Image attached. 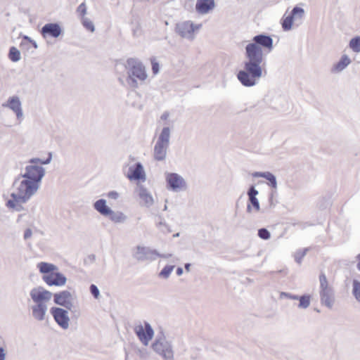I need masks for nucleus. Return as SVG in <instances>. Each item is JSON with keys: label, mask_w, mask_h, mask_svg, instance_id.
I'll use <instances>...</instances> for the list:
<instances>
[{"label": "nucleus", "mask_w": 360, "mask_h": 360, "mask_svg": "<svg viewBox=\"0 0 360 360\" xmlns=\"http://www.w3.org/2000/svg\"><path fill=\"white\" fill-rule=\"evenodd\" d=\"M319 281L321 284V292L328 291L332 290L328 285V283L325 274H322L320 275Z\"/></svg>", "instance_id": "obj_31"}, {"label": "nucleus", "mask_w": 360, "mask_h": 360, "mask_svg": "<svg viewBox=\"0 0 360 360\" xmlns=\"http://www.w3.org/2000/svg\"><path fill=\"white\" fill-rule=\"evenodd\" d=\"M30 296L34 304H46L51 300L53 293L41 286H37L31 289Z\"/></svg>", "instance_id": "obj_7"}, {"label": "nucleus", "mask_w": 360, "mask_h": 360, "mask_svg": "<svg viewBox=\"0 0 360 360\" xmlns=\"http://www.w3.org/2000/svg\"><path fill=\"white\" fill-rule=\"evenodd\" d=\"M115 72L121 85L135 87V58H122L115 61Z\"/></svg>", "instance_id": "obj_3"}, {"label": "nucleus", "mask_w": 360, "mask_h": 360, "mask_svg": "<svg viewBox=\"0 0 360 360\" xmlns=\"http://www.w3.org/2000/svg\"><path fill=\"white\" fill-rule=\"evenodd\" d=\"M258 236L264 240H267L270 238V233L266 229H260L258 231Z\"/></svg>", "instance_id": "obj_40"}, {"label": "nucleus", "mask_w": 360, "mask_h": 360, "mask_svg": "<svg viewBox=\"0 0 360 360\" xmlns=\"http://www.w3.org/2000/svg\"><path fill=\"white\" fill-rule=\"evenodd\" d=\"M247 209L248 212H251V205H248Z\"/></svg>", "instance_id": "obj_52"}, {"label": "nucleus", "mask_w": 360, "mask_h": 360, "mask_svg": "<svg viewBox=\"0 0 360 360\" xmlns=\"http://www.w3.org/2000/svg\"><path fill=\"white\" fill-rule=\"evenodd\" d=\"M48 306L46 303L34 304L31 307L32 316L34 319L42 321L46 319Z\"/></svg>", "instance_id": "obj_14"}, {"label": "nucleus", "mask_w": 360, "mask_h": 360, "mask_svg": "<svg viewBox=\"0 0 360 360\" xmlns=\"http://www.w3.org/2000/svg\"><path fill=\"white\" fill-rule=\"evenodd\" d=\"M184 26L186 27H191V25H189L188 23H186V24H184Z\"/></svg>", "instance_id": "obj_53"}, {"label": "nucleus", "mask_w": 360, "mask_h": 360, "mask_svg": "<svg viewBox=\"0 0 360 360\" xmlns=\"http://www.w3.org/2000/svg\"><path fill=\"white\" fill-rule=\"evenodd\" d=\"M273 41L269 36L257 35L253 38V43L246 46L248 61L245 63L244 69L238 72L237 77L245 86H254L263 75L262 65L263 56L262 47L270 51Z\"/></svg>", "instance_id": "obj_1"}, {"label": "nucleus", "mask_w": 360, "mask_h": 360, "mask_svg": "<svg viewBox=\"0 0 360 360\" xmlns=\"http://www.w3.org/2000/svg\"><path fill=\"white\" fill-rule=\"evenodd\" d=\"M291 298H292V299H298V297L297 296H292V297H291Z\"/></svg>", "instance_id": "obj_55"}, {"label": "nucleus", "mask_w": 360, "mask_h": 360, "mask_svg": "<svg viewBox=\"0 0 360 360\" xmlns=\"http://www.w3.org/2000/svg\"><path fill=\"white\" fill-rule=\"evenodd\" d=\"M304 16V10L299 7H295L290 14L284 15L282 27L284 30H289L294 22L300 21Z\"/></svg>", "instance_id": "obj_9"}, {"label": "nucleus", "mask_w": 360, "mask_h": 360, "mask_svg": "<svg viewBox=\"0 0 360 360\" xmlns=\"http://www.w3.org/2000/svg\"><path fill=\"white\" fill-rule=\"evenodd\" d=\"M214 7V0H198L195 8L198 13L204 14Z\"/></svg>", "instance_id": "obj_17"}, {"label": "nucleus", "mask_w": 360, "mask_h": 360, "mask_svg": "<svg viewBox=\"0 0 360 360\" xmlns=\"http://www.w3.org/2000/svg\"><path fill=\"white\" fill-rule=\"evenodd\" d=\"M61 32L62 29L58 23L45 24L41 30V34L44 38L47 37L57 38L61 34Z\"/></svg>", "instance_id": "obj_12"}, {"label": "nucleus", "mask_w": 360, "mask_h": 360, "mask_svg": "<svg viewBox=\"0 0 360 360\" xmlns=\"http://www.w3.org/2000/svg\"><path fill=\"white\" fill-rule=\"evenodd\" d=\"M23 39H24V40L27 41H28V42H30V43L31 41H32V40L31 39V38H30V37H27V36H24Z\"/></svg>", "instance_id": "obj_47"}, {"label": "nucleus", "mask_w": 360, "mask_h": 360, "mask_svg": "<svg viewBox=\"0 0 360 360\" xmlns=\"http://www.w3.org/2000/svg\"><path fill=\"white\" fill-rule=\"evenodd\" d=\"M350 48L355 52L360 51V37L353 38L349 42Z\"/></svg>", "instance_id": "obj_34"}, {"label": "nucleus", "mask_w": 360, "mask_h": 360, "mask_svg": "<svg viewBox=\"0 0 360 360\" xmlns=\"http://www.w3.org/2000/svg\"><path fill=\"white\" fill-rule=\"evenodd\" d=\"M253 176L255 177H264L266 179H267L269 181V184L271 187L276 188V181L275 176L270 172H255L253 174Z\"/></svg>", "instance_id": "obj_25"}, {"label": "nucleus", "mask_w": 360, "mask_h": 360, "mask_svg": "<svg viewBox=\"0 0 360 360\" xmlns=\"http://www.w3.org/2000/svg\"><path fill=\"white\" fill-rule=\"evenodd\" d=\"M107 217L115 223H122L127 219L126 216L122 212L118 211L115 212L112 209L110 210V213L108 214Z\"/></svg>", "instance_id": "obj_22"}, {"label": "nucleus", "mask_w": 360, "mask_h": 360, "mask_svg": "<svg viewBox=\"0 0 360 360\" xmlns=\"http://www.w3.org/2000/svg\"><path fill=\"white\" fill-rule=\"evenodd\" d=\"M166 180L169 186L174 191L181 189L184 188L186 185L183 178L176 173L167 174Z\"/></svg>", "instance_id": "obj_13"}, {"label": "nucleus", "mask_w": 360, "mask_h": 360, "mask_svg": "<svg viewBox=\"0 0 360 360\" xmlns=\"http://www.w3.org/2000/svg\"><path fill=\"white\" fill-rule=\"evenodd\" d=\"M151 65L153 72L155 75H156L159 72V64L155 59H153L151 60Z\"/></svg>", "instance_id": "obj_42"}, {"label": "nucleus", "mask_w": 360, "mask_h": 360, "mask_svg": "<svg viewBox=\"0 0 360 360\" xmlns=\"http://www.w3.org/2000/svg\"><path fill=\"white\" fill-rule=\"evenodd\" d=\"M20 175L40 186L41 179L45 175V169L39 165L30 164L25 167V172Z\"/></svg>", "instance_id": "obj_4"}, {"label": "nucleus", "mask_w": 360, "mask_h": 360, "mask_svg": "<svg viewBox=\"0 0 360 360\" xmlns=\"http://www.w3.org/2000/svg\"><path fill=\"white\" fill-rule=\"evenodd\" d=\"M52 160V153H49L47 158L45 160L40 158H32L29 160L30 164H36V165H48L51 162Z\"/></svg>", "instance_id": "obj_29"}, {"label": "nucleus", "mask_w": 360, "mask_h": 360, "mask_svg": "<svg viewBox=\"0 0 360 360\" xmlns=\"http://www.w3.org/2000/svg\"><path fill=\"white\" fill-rule=\"evenodd\" d=\"M39 186L35 183L22 177L19 174L14 180L12 186L11 200L7 202L8 207L20 211L21 204L27 202L37 193Z\"/></svg>", "instance_id": "obj_2"}, {"label": "nucleus", "mask_w": 360, "mask_h": 360, "mask_svg": "<svg viewBox=\"0 0 360 360\" xmlns=\"http://www.w3.org/2000/svg\"><path fill=\"white\" fill-rule=\"evenodd\" d=\"M129 353L127 351H126V359H125V360H129Z\"/></svg>", "instance_id": "obj_50"}, {"label": "nucleus", "mask_w": 360, "mask_h": 360, "mask_svg": "<svg viewBox=\"0 0 360 360\" xmlns=\"http://www.w3.org/2000/svg\"><path fill=\"white\" fill-rule=\"evenodd\" d=\"M30 43H32L33 44L34 48L37 47V43L34 41L32 40V41H31Z\"/></svg>", "instance_id": "obj_51"}, {"label": "nucleus", "mask_w": 360, "mask_h": 360, "mask_svg": "<svg viewBox=\"0 0 360 360\" xmlns=\"http://www.w3.org/2000/svg\"><path fill=\"white\" fill-rule=\"evenodd\" d=\"M6 346V342H5V340L4 338H3V336L1 335H0V347H4Z\"/></svg>", "instance_id": "obj_45"}, {"label": "nucleus", "mask_w": 360, "mask_h": 360, "mask_svg": "<svg viewBox=\"0 0 360 360\" xmlns=\"http://www.w3.org/2000/svg\"><path fill=\"white\" fill-rule=\"evenodd\" d=\"M136 181H144L146 180V174L140 164H136Z\"/></svg>", "instance_id": "obj_30"}, {"label": "nucleus", "mask_w": 360, "mask_h": 360, "mask_svg": "<svg viewBox=\"0 0 360 360\" xmlns=\"http://www.w3.org/2000/svg\"><path fill=\"white\" fill-rule=\"evenodd\" d=\"M350 63V60L347 56H343L340 60L335 65L336 71H341Z\"/></svg>", "instance_id": "obj_27"}, {"label": "nucleus", "mask_w": 360, "mask_h": 360, "mask_svg": "<svg viewBox=\"0 0 360 360\" xmlns=\"http://www.w3.org/2000/svg\"><path fill=\"white\" fill-rule=\"evenodd\" d=\"M258 191L255 189L254 187H251L248 192L249 199L251 205L254 207L255 211L259 210V201L256 198V195H257Z\"/></svg>", "instance_id": "obj_23"}, {"label": "nucleus", "mask_w": 360, "mask_h": 360, "mask_svg": "<svg viewBox=\"0 0 360 360\" xmlns=\"http://www.w3.org/2000/svg\"><path fill=\"white\" fill-rule=\"evenodd\" d=\"M94 207L98 212L104 217H107L111 210V208L107 206L106 200L104 199H99L96 200L94 204Z\"/></svg>", "instance_id": "obj_18"}, {"label": "nucleus", "mask_w": 360, "mask_h": 360, "mask_svg": "<svg viewBox=\"0 0 360 360\" xmlns=\"http://www.w3.org/2000/svg\"><path fill=\"white\" fill-rule=\"evenodd\" d=\"M300 303L299 307L301 308H307L309 306L310 304V296L309 295H303L299 298Z\"/></svg>", "instance_id": "obj_35"}, {"label": "nucleus", "mask_w": 360, "mask_h": 360, "mask_svg": "<svg viewBox=\"0 0 360 360\" xmlns=\"http://www.w3.org/2000/svg\"><path fill=\"white\" fill-rule=\"evenodd\" d=\"M169 139V129L165 127L158 139V142L168 146Z\"/></svg>", "instance_id": "obj_26"}, {"label": "nucleus", "mask_w": 360, "mask_h": 360, "mask_svg": "<svg viewBox=\"0 0 360 360\" xmlns=\"http://www.w3.org/2000/svg\"><path fill=\"white\" fill-rule=\"evenodd\" d=\"M168 146L157 142L154 148V157L157 160H163L166 156Z\"/></svg>", "instance_id": "obj_20"}, {"label": "nucleus", "mask_w": 360, "mask_h": 360, "mask_svg": "<svg viewBox=\"0 0 360 360\" xmlns=\"http://www.w3.org/2000/svg\"><path fill=\"white\" fill-rule=\"evenodd\" d=\"M9 58L13 62H18L20 60V52L14 46L11 47L8 53Z\"/></svg>", "instance_id": "obj_28"}, {"label": "nucleus", "mask_w": 360, "mask_h": 360, "mask_svg": "<svg viewBox=\"0 0 360 360\" xmlns=\"http://www.w3.org/2000/svg\"><path fill=\"white\" fill-rule=\"evenodd\" d=\"M77 12L81 15L82 18L85 17L86 14V6L84 2L82 3L77 8Z\"/></svg>", "instance_id": "obj_39"}, {"label": "nucleus", "mask_w": 360, "mask_h": 360, "mask_svg": "<svg viewBox=\"0 0 360 360\" xmlns=\"http://www.w3.org/2000/svg\"><path fill=\"white\" fill-rule=\"evenodd\" d=\"M55 321L63 330H67L70 326V318L68 310L53 307L50 310Z\"/></svg>", "instance_id": "obj_5"}, {"label": "nucleus", "mask_w": 360, "mask_h": 360, "mask_svg": "<svg viewBox=\"0 0 360 360\" xmlns=\"http://www.w3.org/2000/svg\"><path fill=\"white\" fill-rule=\"evenodd\" d=\"M53 302L56 304L63 307L68 310L73 307V295L69 290H62L53 294Z\"/></svg>", "instance_id": "obj_6"}, {"label": "nucleus", "mask_w": 360, "mask_h": 360, "mask_svg": "<svg viewBox=\"0 0 360 360\" xmlns=\"http://www.w3.org/2000/svg\"><path fill=\"white\" fill-rule=\"evenodd\" d=\"M153 330L149 324L145 323L144 326H140L139 330L136 331L139 340L145 345H148V342L153 337Z\"/></svg>", "instance_id": "obj_15"}, {"label": "nucleus", "mask_w": 360, "mask_h": 360, "mask_svg": "<svg viewBox=\"0 0 360 360\" xmlns=\"http://www.w3.org/2000/svg\"><path fill=\"white\" fill-rule=\"evenodd\" d=\"M174 266H166L160 273V276L163 278H167L173 271Z\"/></svg>", "instance_id": "obj_37"}, {"label": "nucleus", "mask_w": 360, "mask_h": 360, "mask_svg": "<svg viewBox=\"0 0 360 360\" xmlns=\"http://www.w3.org/2000/svg\"><path fill=\"white\" fill-rule=\"evenodd\" d=\"M42 280L49 286L55 285L61 287L65 285L67 278L60 272H53L49 274H45L42 276Z\"/></svg>", "instance_id": "obj_11"}, {"label": "nucleus", "mask_w": 360, "mask_h": 360, "mask_svg": "<svg viewBox=\"0 0 360 360\" xmlns=\"http://www.w3.org/2000/svg\"><path fill=\"white\" fill-rule=\"evenodd\" d=\"M189 266H190L189 264H186V265L185 266V267H186V269L187 270H188V269H189Z\"/></svg>", "instance_id": "obj_54"}, {"label": "nucleus", "mask_w": 360, "mask_h": 360, "mask_svg": "<svg viewBox=\"0 0 360 360\" xmlns=\"http://www.w3.org/2000/svg\"><path fill=\"white\" fill-rule=\"evenodd\" d=\"M182 272H183V270H182V269H181V268H178V269H176V274H177L179 276L181 275Z\"/></svg>", "instance_id": "obj_48"}, {"label": "nucleus", "mask_w": 360, "mask_h": 360, "mask_svg": "<svg viewBox=\"0 0 360 360\" xmlns=\"http://www.w3.org/2000/svg\"><path fill=\"white\" fill-rule=\"evenodd\" d=\"M353 294L356 299L360 301V282L357 281L353 282Z\"/></svg>", "instance_id": "obj_36"}, {"label": "nucleus", "mask_w": 360, "mask_h": 360, "mask_svg": "<svg viewBox=\"0 0 360 360\" xmlns=\"http://www.w3.org/2000/svg\"><path fill=\"white\" fill-rule=\"evenodd\" d=\"M132 155L128 158V161L126 162L122 168L124 175L130 181L135 180V161Z\"/></svg>", "instance_id": "obj_16"}, {"label": "nucleus", "mask_w": 360, "mask_h": 360, "mask_svg": "<svg viewBox=\"0 0 360 360\" xmlns=\"http://www.w3.org/2000/svg\"><path fill=\"white\" fill-rule=\"evenodd\" d=\"M6 351L4 347H0V360H6Z\"/></svg>", "instance_id": "obj_44"}, {"label": "nucleus", "mask_w": 360, "mask_h": 360, "mask_svg": "<svg viewBox=\"0 0 360 360\" xmlns=\"http://www.w3.org/2000/svg\"><path fill=\"white\" fill-rule=\"evenodd\" d=\"M37 267L39 268V271L44 274V275L49 274L58 270V267L56 265L44 262H39L37 264Z\"/></svg>", "instance_id": "obj_21"}, {"label": "nucleus", "mask_w": 360, "mask_h": 360, "mask_svg": "<svg viewBox=\"0 0 360 360\" xmlns=\"http://www.w3.org/2000/svg\"><path fill=\"white\" fill-rule=\"evenodd\" d=\"M321 299L326 306L331 307L334 301L332 290L321 292Z\"/></svg>", "instance_id": "obj_24"}, {"label": "nucleus", "mask_w": 360, "mask_h": 360, "mask_svg": "<svg viewBox=\"0 0 360 360\" xmlns=\"http://www.w3.org/2000/svg\"><path fill=\"white\" fill-rule=\"evenodd\" d=\"M82 23L83 26L88 30L91 32H94L95 30V27L93 22L88 18L84 17L82 18Z\"/></svg>", "instance_id": "obj_32"}, {"label": "nucleus", "mask_w": 360, "mask_h": 360, "mask_svg": "<svg viewBox=\"0 0 360 360\" xmlns=\"http://www.w3.org/2000/svg\"><path fill=\"white\" fill-rule=\"evenodd\" d=\"M140 203L145 206H149L153 204V198L152 195L145 188H141L139 192Z\"/></svg>", "instance_id": "obj_19"}, {"label": "nucleus", "mask_w": 360, "mask_h": 360, "mask_svg": "<svg viewBox=\"0 0 360 360\" xmlns=\"http://www.w3.org/2000/svg\"><path fill=\"white\" fill-rule=\"evenodd\" d=\"M91 294L95 299H98L100 297V291L95 284H91L89 287Z\"/></svg>", "instance_id": "obj_38"}, {"label": "nucleus", "mask_w": 360, "mask_h": 360, "mask_svg": "<svg viewBox=\"0 0 360 360\" xmlns=\"http://www.w3.org/2000/svg\"><path fill=\"white\" fill-rule=\"evenodd\" d=\"M107 196L110 199L117 200L119 198L120 194L115 191H111L107 193Z\"/></svg>", "instance_id": "obj_41"}, {"label": "nucleus", "mask_w": 360, "mask_h": 360, "mask_svg": "<svg viewBox=\"0 0 360 360\" xmlns=\"http://www.w3.org/2000/svg\"><path fill=\"white\" fill-rule=\"evenodd\" d=\"M2 107L11 110L15 114L16 118L20 122L24 119L22 103L18 96L9 97L6 102L2 104Z\"/></svg>", "instance_id": "obj_8"}, {"label": "nucleus", "mask_w": 360, "mask_h": 360, "mask_svg": "<svg viewBox=\"0 0 360 360\" xmlns=\"http://www.w3.org/2000/svg\"><path fill=\"white\" fill-rule=\"evenodd\" d=\"M169 116V112H165L162 115L161 119L163 120H167Z\"/></svg>", "instance_id": "obj_46"}, {"label": "nucleus", "mask_w": 360, "mask_h": 360, "mask_svg": "<svg viewBox=\"0 0 360 360\" xmlns=\"http://www.w3.org/2000/svg\"><path fill=\"white\" fill-rule=\"evenodd\" d=\"M153 349L160 354L165 360H171L173 358V351L169 344L165 340H157L153 344Z\"/></svg>", "instance_id": "obj_10"}, {"label": "nucleus", "mask_w": 360, "mask_h": 360, "mask_svg": "<svg viewBox=\"0 0 360 360\" xmlns=\"http://www.w3.org/2000/svg\"><path fill=\"white\" fill-rule=\"evenodd\" d=\"M147 75L146 73L145 68L141 64L136 65V78L141 80H144Z\"/></svg>", "instance_id": "obj_33"}, {"label": "nucleus", "mask_w": 360, "mask_h": 360, "mask_svg": "<svg viewBox=\"0 0 360 360\" xmlns=\"http://www.w3.org/2000/svg\"><path fill=\"white\" fill-rule=\"evenodd\" d=\"M357 258L359 259L357 267H358L359 270H360V254L357 256Z\"/></svg>", "instance_id": "obj_49"}, {"label": "nucleus", "mask_w": 360, "mask_h": 360, "mask_svg": "<svg viewBox=\"0 0 360 360\" xmlns=\"http://www.w3.org/2000/svg\"><path fill=\"white\" fill-rule=\"evenodd\" d=\"M32 230L30 229H27L24 233V238L25 240L30 238L32 236Z\"/></svg>", "instance_id": "obj_43"}]
</instances>
